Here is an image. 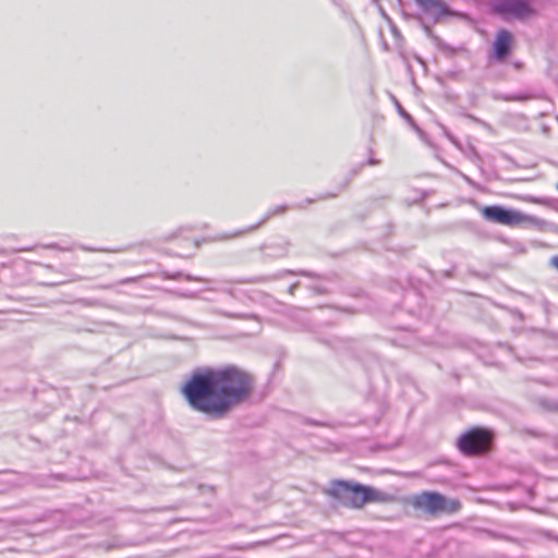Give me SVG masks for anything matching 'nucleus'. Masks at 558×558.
<instances>
[{
  "label": "nucleus",
  "instance_id": "obj_1",
  "mask_svg": "<svg viewBox=\"0 0 558 558\" xmlns=\"http://www.w3.org/2000/svg\"><path fill=\"white\" fill-rule=\"evenodd\" d=\"M253 389L251 376L235 365L198 367L181 387L190 408L210 418L220 420L243 403Z\"/></svg>",
  "mask_w": 558,
  "mask_h": 558
},
{
  "label": "nucleus",
  "instance_id": "obj_2",
  "mask_svg": "<svg viewBox=\"0 0 558 558\" xmlns=\"http://www.w3.org/2000/svg\"><path fill=\"white\" fill-rule=\"evenodd\" d=\"M323 493L338 505L350 509H360L366 504L384 498L374 487L348 480L330 481Z\"/></svg>",
  "mask_w": 558,
  "mask_h": 558
},
{
  "label": "nucleus",
  "instance_id": "obj_3",
  "mask_svg": "<svg viewBox=\"0 0 558 558\" xmlns=\"http://www.w3.org/2000/svg\"><path fill=\"white\" fill-rule=\"evenodd\" d=\"M410 502L414 509L430 517H438L444 513L451 514L461 508L459 500L449 499L436 492L416 494Z\"/></svg>",
  "mask_w": 558,
  "mask_h": 558
},
{
  "label": "nucleus",
  "instance_id": "obj_4",
  "mask_svg": "<svg viewBox=\"0 0 558 558\" xmlns=\"http://www.w3.org/2000/svg\"><path fill=\"white\" fill-rule=\"evenodd\" d=\"M495 12L507 20H526L535 14L530 0H494Z\"/></svg>",
  "mask_w": 558,
  "mask_h": 558
},
{
  "label": "nucleus",
  "instance_id": "obj_5",
  "mask_svg": "<svg viewBox=\"0 0 558 558\" xmlns=\"http://www.w3.org/2000/svg\"><path fill=\"white\" fill-rule=\"evenodd\" d=\"M490 436L486 430L472 429L463 434L458 440V447L464 454H478L487 450Z\"/></svg>",
  "mask_w": 558,
  "mask_h": 558
},
{
  "label": "nucleus",
  "instance_id": "obj_6",
  "mask_svg": "<svg viewBox=\"0 0 558 558\" xmlns=\"http://www.w3.org/2000/svg\"><path fill=\"white\" fill-rule=\"evenodd\" d=\"M482 216L490 222L504 226H517L524 221V215L520 211L508 209L502 206H485L481 210Z\"/></svg>",
  "mask_w": 558,
  "mask_h": 558
},
{
  "label": "nucleus",
  "instance_id": "obj_7",
  "mask_svg": "<svg viewBox=\"0 0 558 558\" xmlns=\"http://www.w3.org/2000/svg\"><path fill=\"white\" fill-rule=\"evenodd\" d=\"M363 166H364V163H361L359 167L352 168L349 171V173L347 174L344 181L339 184L338 191L322 193L316 198L307 197L304 201L292 205L291 208L305 209L308 205L315 203L316 201H325V199L336 198L340 194L341 191H344L349 186V184L353 180V178L360 173Z\"/></svg>",
  "mask_w": 558,
  "mask_h": 558
},
{
  "label": "nucleus",
  "instance_id": "obj_8",
  "mask_svg": "<svg viewBox=\"0 0 558 558\" xmlns=\"http://www.w3.org/2000/svg\"><path fill=\"white\" fill-rule=\"evenodd\" d=\"M422 12L439 20L441 16L450 14L449 8L441 0H415Z\"/></svg>",
  "mask_w": 558,
  "mask_h": 558
},
{
  "label": "nucleus",
  "instance_id": "obj_9",
  "mask_svg": "<svg viewBox=\"0 0 558 558\" xmlns=\"http://www.w3.org/2000/svg\"><path fill=\"white\" fill-rule=\"evenodd\" d=\"M513 37L510 32L500 29L494 41V54L497 60H504L511 50Z\"/></svg>",
  "mask_w": 558,
  "mask_h": 558
},
{
  "label": "nucleus",
  "instance_id": "obj_10",
  "mask_svg": "<svg viewBox=\"0 0 558 558\" xmlns=\"http://www.w3.org/2000/svg\"><path fill=\"white\" fill-rule=\"evenodd\" d=\"M286 276H303V277H310V278H320V276L318 274L308 271V270L283 269L276 274H272V275L253 277L250 280H247V282L259 283V282H266V281H271V280H279Z\"/></svg>",
  "mask_w": 558,
  "mask_h": 558
},
{
  "label": "nucleus",
  "instance_id": "obj_11",
  "mask_svg": "<svg viewBox=\"0 0 558 558\" xmlns=\"http://www.w3.org/2000/svg\"><path fill=\"white\" fill-rule=\"evenodd\" d=\"M291 243L289 240H282L278 243L265 244L262 246L264 255L267 258H282L288 256Z\"/></svg>",
  "mask_w": 558,
  "mask_h": 558
},
{
  "label": "nucleus",
  "instance_id": "obj_12",
  "mask_svg": "<svg viewBox=\"0 0 558 558\" xmlns=\"http://www.w3.org/2000/svg\"><path fill=\"white\" fill-rule=\"evenodd\" d=\"M288 210V206L287 205H278L271 209H269L265 216L255 225H252L250 226L246 230L244 231H238L235 233V235L238 234H242L246 231H254L256 230L257 228H259L260 226H263L266 221H268L271 217L276 216V215H282L284 214L286 211Z\"/></svg>",
  "mask_w": 558,
  "mask_h": 558
},
{
  "label": "nucleus",
  "instance_id": "obj_13",
  "mask_svg": "<svg viewBox=\"0 0 558 558\" xmlns=\"http://www.w3.org/2000/svg\"><path fill=\"white\" fill-rule=\"evenodd\" d=\"M360 359L363 361L364 364L367 365V368L371 371L373 368H377L379 372H381V362L378 356H375L373 353L365 351Z\"/></svg>",
  "mask_w": 558,
  "mask_h": 558
},
{
  "label": "nucleus",
  "instance_id": "obj_14",
  "mask_svg": "<svg viewBox=\"0 0 558 558\" xmlns=\"http://www.w3.org/2000/svg\"><path fill=\"white\" fill-rule=\"evenodd\" d=\"M165 278L167 279H172V280H179V279H184L186 281H197V282H205L207 281L206 278H203V277H196V276H192V275H183L182 272L180 271H175V272H165Z\"/></svg>",
  "mask_w": 558,
  "mask_h": 558
},
{
  "label": "nucleus",
  "instance_id": "obj_15",
  "mask_svg": "<svg viewBox=\"0 0 558 558\" xmlns=\"http://www.w3.org/2000/svg\"><path fill=\"white\" fill-rule=\"evenodd\" d=\"M64 477L65 476L63 474H50L48 476H45V477L38 480L36 482V484L38 486L49 487V486H52V482H54L57 480H59V481L64 480Z\"/></svg>",
  "mask_w": 558,
  "mask_h": 558
},
{
  "label": "nucleus",
  "instance_id": "obj_16",
  "mask_svg": "<svg viewBox=\"0 0 558 558\" xmlns=\"http://www.w3.org/2000/svg\"><path fill=\"white\" fill-rule=\"evenodd\" d=\"M391 99L392 101L395 102L396 107H397V110L399 112V114L404 118V120L411 125L413 126L414 129H417L414 120L412 119V117L402 108V106L398 102V100L391 96Z\"/></svg>",
  "mask_w": 558,
  "mask_h": 558
},
{
  "label": "nucleus",
  "instance_id": "obj_17",
  "mask_svg": "<svg viewBox=\"0 0 558 558\" xmlns=\"http://www.w3.org/2000/svg\"><path fill=\"white\" fill-rule=\"evenodd\" d=\"M80 248L85 251V252H111V253H119V252H123L124 248H97V247H92V246H87V245H80Z\"/></svg>",
  "mask_w": 558,
  "mask_h": 558
},
{
  "label": "nucleus",
  "instance_id": "obj_18",
  "mask_svg": "<svg viewBox=\"0 0 558 558\" xmlns=\"http://www.w3.org/2000/svg\"><path fill=\"white\" fill-rule=\"evenodd\" d=\"M311 289L316 294H326V293H328L327 288H325L323 286L314 284V286L311 287Z\"/></svg>",
  "mask_w": 558,
  "mask_h": 558
},
{
  "label": "nucleus",
  "instance_id": "obj_19",
  "mask_svg": "<svg viewBox=\"0 0 558 558\" xmlns=\"http://www.w3.org/2000/svg\"><path fill=\"white\" fill-rule=\"evenodd\" d=\"M304 423L307 425H313V426H326L327 425L324 422L316 421V420L308 418V417L304 418Z\"/></svg>",
  "mask_w": 558,
  "mask_h": 558
},
{
  "label": "nucleus",
  "instance_id": "obj_20",
  "mask_svg": "<svg viewBox=\"0 0 558 558\" xmlns=\"http://www.w3.org/2000/svg\"><path fill=\"white\" fill-rule=\"evenodd\" d=\"M379 163H380V160L376 159L372 156H369V158L366 161V165H369V166L379 165Z\"/></svg>",
  "mask_w": 558,
  "mask_h": 558
},
{
  "label": "nucleus",
  "instance_id": "obj_21",
  "mask_svg": "<svg viewBox=\"0 0 558 558\" xmlns=\"http://www.w3.org/2000/svg\"><path fill=\"white\" fill-rule=\"evenodd\" d=\"M299 284H300L299 281L292 283L289 287L288 292L293 295L295 293V290L299 288Z\"/></svg>",
  "mask_w": 558,
  "mask_h": 558
},
{
  "label": "nucleus",
  "instance_id": "obj_22",
  "mask_svg": "<svg viewBox=\"0 0 558 558\" xmlns=\"http://www.w3.org/2000/svg\"><path fill=\"white\" fill-rule=\"evenodd\" d=\"M372 1H373V3H375L377 5L380 15L384 16V7L381 5L380 0H372Z\"/></svg>",
  "mask_w": 558,
  "mask_h": 558
},
{
  "label": "nucleus",
  "instance_id": "obj_23",
  "mask_svg": "<svg viewBox=\"0 0 558 558\" xmlns=\"http://www.w3.org/2000/svg\"><path fill=\"white\" fill-rule=\"evenodd\" d=\"M45 247L61 250V247L57 243L47 244V245H45Z\"/></svg>",
  "mask_w": 558,
  "mask_h": 558
},
{
  "label": "nucleus",
  "instance_id": "obj_24",
  "mask_svg": "<svg viewBox=\"0 0 558 558\" xmlns=\"http://www.w3.org/2000/svg\"><path fill=\"white\" fill-rule=\"evenodd\" d=\"M135 280H136V278L130 277V278H125V279L121 280V283H130V282H134Z\"/></svg>",
  "mask_w": 558,
  "mask_h": 558
},
{
  "label": "nucleus",
  "instance_id": "obj_25",
  "mask_svg": "<svg viewBox=\"0 0 558 558\" xmlns=\"http://www.w3.org/2000/svg\"><path fill=\"white\" fill-rule=\"evenodd\" d=\"M551 265L558 269V255L551 258Z\"/></svg>",
  "mask_w": 558,
  "mask_h": 558
},
{
  "label": "nucleus",
  "instance_id": "obj_26",
  "mask_svg": "<svg viewBox=\"0 0 558 558\" xmlns=\"http://www.w3.org/2000/svg\"><path fill=\"white\" fill-rule=\"evenodd\" d=\"M33 247H22V248H19L17 251L19 252H27V251H32Z\"/></svg>",
  "mask_w": 558,
  "mask_h": 558
},
{
  "label": "nucleus",
  "instance_id": "obj_27",
  "mask_svg": "<svg viewBox=\"0 0 558 558\" xmlns=\"http://www.w3.org/2000/svg\"><path fill=\"white\" fill-rule=\"evenodd\" d=\"M391 31H392V33H393L396 36H398V35H399V34H398L397 28L395 27V25H391Z\"/></svg>",
  "mask_w": 558,
  "mask_h": 558
},
{
  "label": "nucleus",
  "instance_id": "obj_28",
  "mask_svg": "<svg viewBox=\"0 0 558 558\" xmlns=\"http://www.w3.org/2000/svg\"><path fill=\"white\" fill-rule=\"evenodd\" d=\"M187 298H195V293L185 294Z\"/></svg>",
  "mask_w": 558,
  "mask_h": 558
},
{
  "label": "nucleus",
  "instance_id": "obj_29",
  "mask_svg": "<svg viewBox=\"0 0 558 558\" xmlns=\"http://www.w3.org/2000/svg\"><path fill=\"white\" fill-rule=\"evenodd\" d=\"M244 318H255V315H245Z\"/></svg>",
  "mask_w": 558,
  "mask_h": 558
},
{
  "label": "nucleus",
  "instance_id": "obj_30",
  "mask_svg": "<svg viewBox=\"0 0 558 558\" xmlns=\"http://www.w3.org/2000/svg\"><path fill=\"white\" fill-rule=\"evenodd\" d=\"M379 36H380V38H383V31L381 29H379Z\"/></svg>",
  "mask_w": 558,
  "mask_h": 558
}]
</instances>
